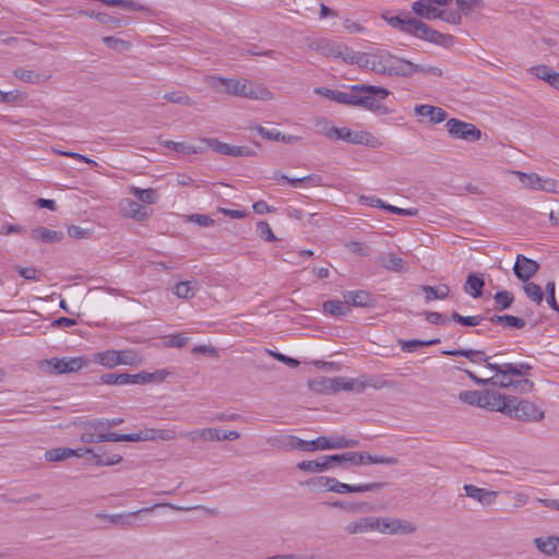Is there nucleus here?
<instances>
[{
    "mask_svg": "<svg viewBox=\"0 0 559 559\" xmlns=\"http://www.w3.org/2000/svg\"><path fill=\"white\" fill-rule=\"evenodd\" d=\"M212 86L223 88L229 95L249 99H264L266 95H270V92L265 88L255 90L246 79L213 78Z\"/></svg>",
    "mask_w": 559,
    "mask_h": 559,
    "instance_id": "obj_3",
    "label": "nucleus"
},
{
    "mask_svg": "<svg viewBox=\"0 0 559 559\" xmlns=\"http://www.w3.org/2000/svg\"><path fill=\"white\" fill-rule=\"evenodd\" d=\"M534 544L536 548L547 556H559V537L549 536L546 538H535Z\"/></svg>",
    "mask_w": 559,
    "mask_h": 559,
    "instance_id": "obj_27",
    "label": "nucleus"
},
{
    "mask_svg": "<svg viewBox=\"0 0 559 559\" xmlns=\"http://www.w3.org/2000/svg\"><path fill=\"white\" fill-rule=\"evenodd\" d=\"M485 287V281L481 276L471 273L468 274L464 290L474 298H479L483 295V289Z\"/></svg>",
    "mask_w": 559,
    "mask_h": 559,
    "instance_id": "obj_31",
    "label": "nucleus"
},
{
    "mask_svg": "<svg viewBox=\"0 0 559 559\" xmlns=\"http://www.w3.org/2000/svg\"><path fill=\"white\" fill-rule=\"evenodd\" d=\"M31 237L32 239L43 243H56L62 240L63 233L39 226L32 229Z\"/></svg>",
    "mask_w": 559,
    "mask_h": 559,
    "instance_id": "obj_23",
    "label": "nucleus"
},
{
    "mask_svg": "<svg viewBox=\"0 0 559 559\" xmlns=\"http://www.w3.org/2000/svg\"><path fill=\"white\" fill-rule=\"evenodd\" d=\"M202 142L212 148L214 152L235 157H252L257 152L249 146H236L228 143L221 142L217 139H202Z\"/></svg>",
    "mask_w": 559,
    "mask_h": 559,
    "instance_id": "obj_12",
    "label": "nucleus"
},
{
    "mask_svg": "<svg viewBox=\"0 0 559 559\" xmlns=\"http://www.w3.org/2000/svg\"><path fill=\"white\" fill-rule=\"evenodd\" d=\"M392 53L385 49H376L372 51L371 71L377 74H385Z\"/></svg>",
    "mask_w": 559,
    "mask_h": 559,
    "instance_id": "obj_26",
    "label": "nucleus"
},
{
    "mask_svg": "<svg viewBox=\"0 0 559 559\" xmlns=\"http://www.w3.org/2000/svg\"><path fill=\"white\" fill-rule=\"evenodd\" d=\"M317 126H322L321 133L329 139L345 141L352 144L367 145L370 147H377L379 144L378 140L367 131H352L346 127H332L325 119L318 122Z\"/></svg>",
    "mask_w": 559,
    "mask_h": 559,
    "instance_id": "obj_2",
    "label": "nucleus"
},
{
    "mask_svg": "<svg viewBox=\"0 0 559 559\" xmlns=\"http://www.w3.org/2000/svg\"><path fill=\"white\" fill-rule=\"evenodd\" d=\"M510 412L507 413L512 419L522 420V421H540L545 414L544 412L534 403L511 395L509 400Z\"/></svg>",
    "mask_w": 559,
    "mask_h": 559,
    "instance_id": "obj_4",
    "label": "nucleus"
},
{
    "mask_svg": "<svg viewBox=\"0 0 559 559\" xmlns=\"http://www.w3.org/2000/svg\"><path fill=\"white\" fill-rule=\"evenodd\" d=\"M531 370H532V366L526 362H521V364L503 362L502 364V377H508V376L523 377V376H527Z\"/></svg>",
    "mask_w": 559,
    "mask_h": 559,
    "instance_id": "obj_38",
    "label": "nucleus"
},
{
    "mask_svg": "<svg viewBox=\"0 0 559 559\" xmlns=\"http://www.w3.org/2000/svg\"><path fill=\"white\" fill-rule=\"evenodd\" d=\"M94 361L107 368H114L119 365L132 366L138 362V355L134 350L131 349H108L94 354Z\"/></svg>",
    "mask_w": 559,
    "mask_h": 559,
    "instance_id": "obj_6",
    "label": "nucleus"
},
{
    "mask_svg": "<svg viewBox=\"0 0 559 559\" xmlns=\"http://www.w3.org/2000/svg\"><path fill=\"white\" fill-rule=\"evenodd\" d=\"M119 210L123 217L135 222L146 221L153 213L146 205L140 204L132 199H123L119 203Z\"/></svg>",
    "mask_w": 559,
    "mask_h": 559,
    "instance_id": "obj_15",
    "label": "nucleus"
},
{
    "mask_svg": "<svg viewBox=\"0 0 559 559\" xmlns=\"http://www.w3.org/2000/svg\"><path fill=\"white\" fill-rule=\"evenodd\" d=\"M159 507H166V508H169V509H173V510H177V511H191V510L200 508V507H178V506H175V504H171V503H157V504H154L152 507H147V508H143V509L138 510V511L130 512L128 514L97 513L96 518L103 519V520H107V521H109L112 524H119L121 526H127V525L130 524L129 518L136 516L140 513H142V512H151L154 509L159 508Z\"/></svg>",
    "mask_w": 559,
    "mask_h": 559,
    "instance_id": "obj_11",
    "label": "nucleus"
},
{
    "mask_svg": "<svg viewBox=\"0 0 559 559\" xmlns=\"http://www.w3.org/2000/svg\"><path fill=\"white\" fill-rule=\"evenodd\" d=\"M346 247L353 252L361 257H368L370 254L369 247L359 241H350L346 245Z\"/></svg>",
    "mask_w": 559,
    "mask_h": 559,
    "instance_id": "obj_64",
    "label": "nucleus"
},
{
    "mask_svg": "<svg viewBox=\"0 0 559 559\" xmlns=\"http://www.w3.org/2000/svg\"><path fill=\"white\" fill-rule=\"evenodd\" d=\"M481 397L483 392H479L477 390H471V391H462L459 395V399L469 405L478 406L481 405Z\"/></svg>",
    "mask_w": 559,
    "mask_h": 559,
    "instance_id": "obj_52",
    "label": "nucleus"
},
{
    "mask_svg": "<svg viewBox=\"0 0 559 559\" xmlns=\"http://www.w3.org/2000/svg\"><path fill=\"white\" fill-rule=\"evenodd\" d=\"M273 178L285 180L286 182L294 187H296L299 183H308L312 187L322 186V178L319 175H309L300 178H289L285 175H280L278 173H275Z\"/></svg>",
    "mask_w": 559,
    "mask_h": 559,
    "instance_id": "obj_36",
    "label": "nucleus"
},
{
    "mask_svg": "<svg viewBox=\"0 0 559 559\" xmlns=\"http://www.w3.org/2000/svg\"><path fill=\"white\" fill-rule=\"evenodd\" d=\"M313 485H326L329 483H333V486L330 487V491H334L336 493H357V492H366V491H374L382 487H384V483H369L362 485H348L345 483H341L335 478L331 477H316L311 480Z\"/></svg>",
    "mask_w": 559,
    "mask_h": 559,
    "instance_id": "obj_7",
    "label": "nucleus"
},
{
    "mask_svg": "<svg viewBox=\"0 0 559 559\" xmlns=\"http://www.w3.org/2000/svg\"><path fill=\"white\" fill-rule=\"evenodd\" d=\"M164 99H166L169 103L173 104H180L185 106H193V100L185 93L182 92H170L166 93L163 96Z\"/></svg>",
    "mask_w": 559,
    "mask_h": 559,
    "instance_id": "obj_54",
    "label": "nucleus"
},
{
    "mask_svg": "<svg viewBox=\"0 0 559 559\" xmlns=\"http://www.w3.org/2000/svg\"><path fill=\"white\" fill-rule=\"evenodd\" d=\"M340 465L343 463L349 462L352 465L358 466L364 465V461L361 460L360 452H346L338 454Z\"/></svg>",
    "mask_w": 559,
    "mask_h": 559,
    "instance_id": "obj_62",
    "label": "nucleus"
},
{
    "mask_svg": "<svg viewBox=\"0 0 559 559\" xmlns=\"http://www.w3.org/2000/svg\"><path fill=\"white\" fill-rule=\"evenodd\" d=\"M182 437L187 438L191 442L197 441H224V440H237L240 433L237 431H224L217 428H203L181 433Z\"/></svg>",
    "mask_w": 559,
    "mask_h": 559,
    "instance_id": "obj_8",
    "label": "nucleus"
},
{
    "mask_svg": "<svg viewBox=\"0 0 559 559\" xmlns=\"http://www.w3.org/2000/svg\"><path fill=\"white\" fill-rule=\"evenodd\" d=\"M523 290L527 298L534 301L536 305H540L544 299V293L539 285L533 282H524Z\"/></svg>",
    "mask_w": 559,
    "mask_h": 559,
    "instance_id": "obj_45",
    "label": "nucleus"
},
{
    "mask_svg": "<svg viewBox=\"0 0 559 559\" xmlns=\"http://www.w3.org/2000/svg\"><path fill=\"white\" fill-rule=\"evenodd\" d=\"M340 465L338 454L322 455L316 461H302L297 464L300 471L308 473H321Z\"/></svg>",
    "mask_w": 559,
    "mask_h": 559,
    "instance_id": "obj_17",
    "label": "nucleus"
},
{
    "mask_svg": "<svg viewBox=\"0 0 559 559\" xmlns=\"http://www.w3.org/2000/svg\"><path fill=\"white\" fill-rule=\"evenodd\" d=\"M79 14L88 16L91 19H95L96 21H98L102 24L111 25L114 27H124L128 24L126 21L115 17V16H111L104 12L81 10V11H79Z\"/></svg>",
    "mask_w": 559,
    "mask_h": 559,
    "instance_id": "obj_28",
    "label": "nucleus"
},
{
    "mask_svg": "<svg viewBox=\"0 0 559 559\" xmlns=\"http://www.w3.org/2000/svg\"><path fill=\"white\" fill-rule=\"evenodd\" d=\"M510 399L511 395H506L495 390H487L483 392L480 407L507 415V413L510 412Z\"/></svg>",
    "mask_w": 559,
    "mask_h": 559,
    "instance_id": "obj_14",
    "label": "nucleus"
},
{
    "mask_svg": "<svg viewBox=\"0 0 559 559\" xmlns=\"http://www.w3.org/2000/svg\"><path fill=\"white\" fill-rule=\"evenodd\" d=\"M467 497L480 502L483 506H490L498 497V491L479 488L475 485H464L463 487Z\"/></svg>",
    "mask_w": 559,
    "mask_h": 559,
    "instance_id": "obj_22",
    "label": "nucleus"
},
{
    "mask_svg": "<svg viewBox=\"0 0 559 559\" xmlns=\"http://www.w3.org/2000/svg\"><path fill=\"white\" fill-rule=\"evenodd\" d=\"M103 437V442H132V433H118V432H107Z\"/></svg>",
    "mask_w": 559,
    "mask_h": 559,
    "instance_id": "obj_61",
    "label": "nucleus"
},
{
    "mask_svg": "<svg viewBox=\"0 0 559 559\" xmlns=\"http://www.w3.org/2000/svg\"><path fill=\"white\" fill-rule=\"evenodd\" d=\"M322 309L333 317L347 316L350 312V307L346 300H326L322 304Z\"/></svg>",
    "mask_w": 559,
    "mask_h": 559,
    "instance_id": "obj_30",
    "label": "nucleus"
},
{
    "mask_svg": "<svg viewBox=\"0 0 559 559\" xmlns=\"http://www.w3.org/2000/svg\"><path fill=\"white\" fill-rule=\"evenodd\" d=\"M103 41L108 48L118 52H124L131 48L130 41L114 36H105Z\"/></svg>",
    "mask_w": 559,
    "mask_h": 559,
    "instance_id": "obj_50",
    "label": "nucleus"
},
{
    "mask_svg": "<svg viewBox=\"0 0 559 559\" xmlns=\"http://www.w3.org/2000/svg\"><path fill=\"white\" fill-rule=\"evenodd\" d=\"M74 454L76 453L70 448H55L46 451L45 459L48 462H60L72 457Z\"/></svg>",
    "mask_w": 559,
    "mask_h": 559,
    "instance_id": "obj_42",
    "label": "nucleus"
},
{
    "mask_svg": "<svg viewBox=\"0 0 559 559\" xmlns=\"http://www.w3.org/2000/svg\"><path fill=\"white\" fill-rule=\"evenodd\" d=\"M451 319L463 326H477L484 321L485 318L481 314L465 317L456 311H453Z\"/></svg>",
    "mask_w": 559,
    "mask_h": 559,
    "instance_id": "obj_49",
    "label": "nucleus"
},
{
    "mask_svg": "<svg viewBox=\"0 0 559 559\" xmlns=\"http://www.w3.org/2000/svg\"><path fill=\"white\" fill-rule=\"evenodd\" d=\"M412 19L413 17L402 19L400 16L385 17V20L392 27L399 28L401 32L406 34L408 33Z\"/></svg>",
    "mask_w": 559,
    "mask_h": 559,
    "instance_id": "obj_59",
    "label": "nucleus"
},
{
    "mask_svg": "<svg viewBox=\"0 0 559 559\" xmlns=\"http://www.w3.org/2000/svg\"><path fill=\"white\" fill-rule=\"evenodd\" d=\"M326 383L330 384V388H332V392H338V391H355V392H362L367 386L372 388H382L383 384H379L378 382L373 381L372 379L370 381H364L359 379H346L342 377L329 379Z\"/></svg>",
    "mask_w": 559,
    "mask_h": 559,
    "instance_id": "obj_13",
    "label": "nucleus"
},
{
    "mask_svg": "<svg viewBox=\"0 0 559 559\" xmlns=\"http://www.w3.org/2000/svg\"><path fill=\"white\" fill-rule=\"evenodd\" d=\"M341 45L342 44L321 41L317 45L316 49L326 57L337 58V55L341 53Z\"/></svg>",
    "mask_w": 559,
    "mask_h": 559,
    "instance_id": "obj_53",
    "label": "nucleus"
},
{
    "mask_svg": "<svg viewBox=\"0 0 559 559\" xmlns=\"http://www.w3.org/2000/svg\"><path fill=\"white\" fill-rule=\"evenodd\" d=\"M80 440L84 443H100L106 431V424L103 419L86 421L82 426Z\"/></svg>",
    "mask_w": 559,
    "mask_h": 559,
    "instance_id": "obj_18",
    "label": "nucleus"
},
{
    "mask_svg": "<svg viewBox=\"0 0 559 559\" xmlns=\"http://www.w3.org/2000/svg\"><path fill=\"white\" fill-rule=\"evenodd\" d=\"M539 270V264L535 260L526 258L523 254H518L513 272L514 275L522 282H527Z\"/></svg>",
    "mask_w": 559,
    "mask_h": 559,
    "instance_id": "obj_19",
    "label": "nucleus"
},
{
    "mask_svg": "<svg viewBox=\"0 0 559 559\" xmlns=\"http://www.w3.org/2000/svg\"><path fill=\"white\" fill-rule=\"evenodd\" d=\"M449 134L454 139L475 142L481 139V131L473 123L451 118L445 123Z\"/></svg>",
    "mask_w": 559,
    "mask_h": 559,
    "instance_id": "obj_9",
    "label": "nucleus"
},
{
    "mask_svg": "<svg viewBox=\"0 0 559 559\" xmlns=\"http://www.w3.org/2000/svg\"><path fill=\"white\" fill-rule=\"evenodd\" d=\"M435 2L431 0H418L413 2V12L421 19L432 21L440 19L442 10L433 5Z\"/></svg>",
    "mask_w": 559,
    "mask_h": 559,
    "instance_id": "obj_21",
    "label": "nucleus"
},
{
    "mask_svg": "<svg viewBox=\"0 0 559 559\" xmlns=\"http://www.w3.org/2000/svg\"><path fill=\"white\" fill-rule=\"evenodd\" d=\"M317 440H318V450L355 448L359 444L358 441H343V442H336V443L332 444V443H329V438L324 437V436L317 438Z\"/></svg>",
    "mask_w": 559,
    "mask_h": 559,
    "instance_id": "obj_44",
    "label": "nucleus"
},
{
    "mask_svg": "<svg viewBox=\"0 0 559 559\" xmlns=\"http://www.w3.org/2000/svg\"><path fill=\"white\" fill-rule=\"evenodd\" d=\"M415 74V63L392 55L385 75L411 78Z\"/></svg>",
    "mask_w": 559,
    "mask_h": 559,
    "instance_id": "obj_20",
    "label": "nucleus"
},
{
    "mask_svg": "<svg viewBox=\"0 0 559 559\" xmlns=\"http://www.w3.org/2000/svg\"><path fill=\"white\" fill-rule=\"evenodd\" d=\"M174 294L179 298L190 299L194 296L195 289L189 281L179 282L174 287Z\"/></svg>",
    "mask_w": 559,
    "mask_h": 559,
    "instance_id": "obj_51",
    "label": "nucleus"
},
{
    "mask_svg": "<svg viewBox=\"0 0 559 559\" xmlns=\"http://www.w3.org/2000/svg\"><path fill=\"white\" fill-rule=\"evenodd\" d=\"M493 300L496 309L502 311L511 307L514 296L508 290H500L495 294Z\"/></svg>",
    "mask_w": 559,
    "mask_h": 559,
    "instance_id": "obj_47",
    "label": "nucleus"
},
{
    "mask_svg": "<svg viewBox=\"0 0 559 559\" xmlns=\"http://www.w3.org/2000/svg\"><path fill=\"white\" fill-rule=\"evenodd\" d=\"M314 94L321 95L328 99H331L333 102H336L338 104L346 105L347 95L346 92L335 91L328 87H316L313 90Z\"/></svg>",
    "mask_w": 559,
    "mask_h": 559,
    "instance_id": "obj_40",
    "label": "nucleus"
},
{
    "mask_svg": "<svg viewBox=\"0 0 559 559\" xmlns=\"http://www.w3.org/2000/svg\"><path fill=\"white\" fill-rule=\"evenodd\" d=\"M513 174L520 179L522 185L525 188L534 189V190H540L543 178L539 177L537 174H525L522 171H513Z\"/></svg>",
    "mask_w": 559,
    "mask_h": 559,
    "instance_id": "obj_41",
    "label": "nucleus"
},
{
    "mask_svg": "<svg viewBox=\"0 0 559 559\" xmlns=\"http://www.w3.org/2000/svg\"><path fill=\"white\" fill-rule=\"evenodd\" d=\"M415 114L420 117H428L432 123H440L444 121L448 116L445 110L431 105H416Z\"/></svg>",
    "mask_w": 559,
    "mask_h": 559,
    "instance_id": "obj_24",
    "label": "nucleus"
},
{
    "mask_svg": "<svg viewBox=\"0 0 559 559\" xmlns=\"http://www.w3.org/2000/svg\"><path fill=\"white\" fill-rule=\"evenodd\" d=\"M13 74L17 79L22 80L23 82L32 83V84H36V83L44 82L47 80V76H45L38 72L22 69V68L15 69Z\"/></svg>",
    "mask_w": 559,
    "mask_h": 559,
    "instance_id": "obj_43",
    "label": "nucleus"
},
{
    "mask_svg": "<svg viewBox=\"0 0 559 559\" xmlns=\"http://www.w3.org/2000/svg\"><path fill=\"white\" fill-rule=\"evenodd\" d=\"M162 145L170 148L175 152L185 153V154H200L204 151L202 146H194L192 144L183 143V142H175V141H164Z\"/></svg>",
    "mask_w": 559,
    "mask_h": 559,
    "instance_id": "obj_39",
    "label": "nucleus"
},
{
    "mask_svg": "<svg viewBox=\"0 0 559 559\" xmlns=\"http://www.w3.org/2000/svg\"><path fill=\"white\" fill-rule=\"evenodd\" d=\"M257 230L259 236L265 241L273 242L277 240V238L275 237L274 233L270 227V224L265 221H261L257 224Z\"/></svg>",
    "mask_w": 559,
    "mask_h": 559,
    "instance_id": "obj_56",
    "label": "nucleus"
},
{
    "mask_svg": "<svg viewBox=\"0 0 559 559\" xmlns=\"http://www.w3.org/2000/svg\"><path fill=\"white\" fill-rule=\"evenodd\" d=\"M376 531L383 534H400L408 535L416 531V525L407 520L392 519V518H374Z\"/></svg>",
    "mask_w": 559,
    "mask_h": 559,
    "instance_id": "obj_10",
    "label": "nucleus"
},
{
    "mask_svg": "<svg viewBox=\"0 0 559 559\" xmlns=\"http://www.w3.org/2000/svg\"><path fill=\"white\" fill-rule=\"evenodd\" d=\"M377 525H374V518L368 516L362 518L359 521L348 523L345 526V532L347 534H362L371 531H376Z\"/></svg>",
    "mask_w": 559,
    "mask_h": 559,
    "instance_id": "obj_29",
    "label": "nucleus"
},
{
    "mask_svg": "<svg viewBox=\"0 0 559 559\" xmlns=\"http://www.w3.org/2000/svg\"><path fill=\"white\" fill-rule=\"evenodd\" d=\"M407 34L433 44H441V39L444 38L443 34L415 17L412 19Z\"/></svg>",
    "mask_w": 559,
    "mask_h": 559,
    "instance_id": "obj_16",
    "label": "nucleus"
},
{
    "mask_svg": "<svg viewBox=\"0 0 559 559\" xmlns=\"http://www.w3.org/2000/svg\"><path fill=\"white\" fill-rule=\"evenodd\" d=\"M86 366L87 360L83 357L51 358L39 364L43 371L55 374L76 372Z\"/></svg>",
    "mask_w": 559,
    "mask_h": 559,
    "instance_id": "obj_5",
    "label": "nucleus"
},
{
    "mask_svg": "<svg viewBox=\"0 0 559 559\" xmlns=\"http://www.w3.org/2000/svg\"><path fill=\"white\" fill-rule=\"evenodd\" d=\"M129 193L147 205L155 204L159 199L157 191L153 188L141 189L138 187H130Z\"/></svg>",
    "mask_w": 559,
    "mask_h": 559,
    "instance_id": "obj_33",
    "label": "nucleus"
},
{
    "mask_svg": "<svg viewBox=\"0 0 559 559\" xmlns=\"http://www.w3.org/2000/svg\"><path fill=\"white\" fill-rule=\"evenodd\" d=\"M420 288L425 293L426 302L433 299H445L450 295V287L445 284L439 286L423 285Z\"/></svg>",
    "mask_w": 559,
    "mask_h": 559,
    "instance_id": "obj_34",
    "label": "nucleus"
},
{
    "mask_svg": "<svg viewBox=\"0 0 559 559\" xmlns=\"http://www.w3.org/2000/svg\"><path fill=\"white\" fill-rule=\"evenodd\" d=\"M171 374L173 372L167 369H159L154 372H146V383H160Z\"/></svg>",
    "mask_w": 559,
    "mask_h": 559,
    "instance_id": "obj_60",
    "label": "nucleus"
},
{
    "mask_svg": "<svg viewBox=\"0 0 559 559\" xmlns=\"http://www.w3.org/2000/svg\"><path fill=\"white\" fill-rule=\"evenodd\" d=\"M530 72L534 74L537 79H540L547 83H549L550 81L551 73H555V71L546 64L532 67L530 69Z\"/></svg>",
    "mask_w": 559,
    "mask_h": 559,
    "instance_id": "obj_57",
    "label": "nucleus"
},
{
    "mask_svg": "<svg viewBox=\"0 0 559 559\" xmlns=\"http://www.w3.org/2000/svg\"><path fill=\"white\" fill-rule=\"evenodd\" d=\"M442 354L453 357H465L472 362L487 361L488 357L483 350L477 349H451L443 350Z\"/></svg>",
    "mask_w": 559,
    "mask_h": 559,
    "instance_id": "obj_32",
    "label": "nucleus"
},
{
    "mask_svg": "<svg viewBox=\"0 0 559 559\" xmlns=\"http://www.w3.org/2000/svg\"><path fill=\"white\" fill-rule=\"evenodd\" d=\"M489 321L511 329H522L525 326V321L522 318L510 314H493L489 318Z\"/></svg>",
    "mask_w": 559,
    "mask_h": 559,
    "instance_id": "obj_35",
    "label": "nucleus"
},
{
    "mask_svg": "<svg viewBox=\"0 0 559 559\" xmlns=\"http://www.w3.org/2000/svg\"><path fill=\"white\" fill-rule=\"evenodd\" d=\"M93 460L96 466H114L122 461V456L116 453L107 455L106 453L100 454L94 451Z\"/></svg>",
    "mask_w": 559,
    "mask_h": 559,
    "instance_id": "obj_48",
    "label": "nucleus"
},
{
    "mask_svg": "<svg viewBox=\"0 0 559 559\" xmlns=\"http://www.w3.org/2000/svg\"><path fill=\"white\" fill-rule=\"evenodd\" d=\"M188 341L189 338L185 334L178 333L167 336L164 344L166 347L181 348L188 343Z\"/></svg>",
    "mask_w": 559,
    "mask_h": 559,
    "instance_id": "obj_58",
    "label": "nucleus"
},
{
    "mask_svg": "<svg viewBox=\"0 0 559 559\" xmlns=\"http://www.w3.org/2000/svg\"><path fill=\"white\" fill-rule=\"evenodd\" d=\"M379 262L383 269L392 272L404 273L408 271L407 262L394 253H386L381 255Z\"/></svg>",
    "mask_w": 559,
    "mask_h": 559,
    "instance_id": "obj_25",
    "label": "nucleus"
},
{
    "mask_svg": "<svg viewBox=\"0 0 559 559\" xmlns=\"http://www.w3.org/2000/svg\"><path fill=\"white\" fill-rule=\"evenodd\" d=\"M348 305L355 307H372V299L365 290L348 292L345 296Z\"/></svg>",
    "mask_w": 559,
    "mask_h": 559,
    "instance_id": "obj_37",
    "label": "nucleus"
},
{
    "mask_svg": "<svg viewBox=\"0 0 559 559\" xmlns=\"http://www.w3.org/2000/svg\"><path fill=\"white\" fill-rule=\"evenodd\" d=\"M364 464L396 465L399 460L394 456L371 455L368 452H360Z\"/></svg>",
    "mask_w": 559,
    "mask_h": 559,
    "instance_id": "obj_46",
    "label": "nucleus"
},
{
    "mask_svg": "<svg viewBox=\"0 0 559 559\" xmlns=\"http://www.w3.org/2000/svg\"><path fill=\"white\" fill-rule=\"evenodd\" d=\"M440 343L439 338L421 341V340H411V341H401L402 349L404 352H413L415 348L430 346Z\"/></svg>",
    "mask_w": 559,
    "mask_h": 559,
    "instance_id": "obj_55",
    "label": "nucleus"
},
{
    "mask_svg": "<svg viewBox=\"0 0 559 559\" xmlns=\"http://www.w3.org/2000/svg\"><path fill=\"white\" fill-rule=\"evenodd\" d=\"M349 90L346 105L360 107L380 115L391 112L386 106L380 104L381 99H385L391 94L388 88L369 84H356L352 85Z\"/></svg>",
    "mask_w": 559,
    "mask_h": 559,
    "instance_id": "obj_1",
    "label": "nucleus"
},
{
    "mask_svg": "<svg viewBox=\"0 0 559 559\" xmlns=\"http://www.w3.org/2000/svg\"><path fill=\"white\" fill-rule=\"evenodd\" d=\"M354 64H357L359 68L368 69L371 71L372 63V51L370 52H357L356 59L354 60Z\"/></svg>",
    "mask_w": 559,
    "mask_h": 559,
    "instance_id": "obj_63",
    "label": "nucleus"
}]
</instances>
